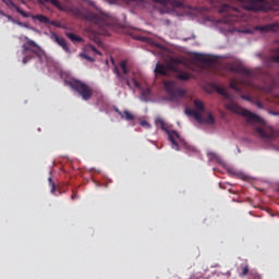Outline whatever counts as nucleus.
I'll list each match as a JSON object with an SVG mask.
<instances>
[{
  "instance_id": "nucleus-1",
  "label": "nucleus",
  "mask_w": 279,
  "mask_h": 279,
  "mask_svg": "<svg viewBox=\"0 0 279 279\" xmlns=\"http://www.w3.org/2000/svg\"><path fill=\"white\" fill-rule=\"evenodd\" d=\"M226 69L229 71V73H238L239 75H243L241 78H233L229 83V86L232 88V90H235L236 93H243V88H241L239 84L254 88V82L252 81L253 77H256V73H254V71L243 66L241 63H227Z\"/></svg>"
},
{
  "instance_id": "nucleus-2",
  "label": "nucleus",
  "mask_w": 279,
  "mask_h": 279,
  "mask_svg": "<svg viewBox=\"0 0 279 279\" xmlns=\"http://www.w3.org/2000/svg\"><path fill=\"white\" fill-rule=\"evenodd\" d=\"M70 12L77 16L78 19H83L84 21H89V23H94L98 25V27H110L114 23V15L109 13H93L90 11H83L77 7H71Z\"/></svg>"
},
{
  "instance_id": "nucleus-3",
  "label": "nucleus",
  "mask_w": 279,
  "mask_h": 279,
  "mask_svg": "<svg viewBox=\"0 0 279 279\" xmlns=\"http://www.w3.org/2000/svg\"><path fill=\"white\" fill-rule=\"evenodd\" d=\"M215 89L219 95H222V97H225V99H229V102H227L225 105L227 110H230V112H234V114H241L242 117H245L247 123H251V125H254V123H263V120L260 119V117H258L254 112L239 106V104L232 101L230 94L228 92H226V88H223L219 85H216Z\"/></svg>"
},
{
  "instance_id": "nucleus-4",
  "label": "nucleus",
  "mask_w": 279,
  "mask_h": 279,
  "mask_svg": "<svg viewBox=\"0 0 279 279\" xmlns=\"http://www.w3.org/2000/svg\"><path fill=\"white\" fill-rule=\"evenodd\" d=\"M156 125H160L161 130L167 131L169 141L171 142L173 149L180 151V144H178V142L175 141L177 138L178 141H180L181 145H183L184 149H186L187 151H195V149L191 145H187L186 142L180 138V134L178 132L167 130V124L165 123V120H162L161 118L156 119Z\"/></svg>"
},
{
  "instance_id": "nucleus-5",
  "label": "nucleus",
  "mask_w": 279,
  "mask_h": 279,
  "mask_svg": "<svg viewBox=\"0 0 279 279\" xmlns=\"http://www.w3.org/2000/svg\"><path fill=\"white\" fill-rule=\"evenodd\" d=\"M70 86L80 95V97H82L83 101H89V99H93V88L88 84L75 80L70 82Z\"/></svg>"
},
{
  "instance_id": "nucleus-6",
  "label": "nucleus",
  "mask_w": 279,
  "mask_h": 279,
  "mask_svg": "<svg viewBox=\"0 0 279 279\" xmlns=\"http://www.w3.org/2000/svg\"><path fill=\"white\" fill-rule=\"evenodd\" d=\"M194 104V109H186L185 113L189 117H194L195 121H197V123H204V113L206 112V107L204 106V102L199 99H195L193 101Z\"/></svg>"
},
{
  "instance_id": "nucleus-7",
  "label": "nucleus",
  "mask_w": 279,
  "mask_h": 279,
  "mask_svg": "<svg viewBox=\"0 0 279 279\" xmlns=\"http://www.w3.org/2000/svg\"><path fill=\"white\" fill-rule=\"evenodd\" d=\"M163 88L170 96L171 101H175V99H179V97H184V95H186L184 89L175 87V82L173 81H165Z\"/></svg>"
},
{
  "instance_id": "nucleus-8",
  "label": "nucleus",
  "mask_w": 279,
  "mask_h": 279,
  "mask_svg": "<svg viewBox=\"0 0 279 279\" xmlns=\"http://www.w3.org/2000/svg\"><path fill=\"white\" fill-rule=\"evenodd\" d=\"M255 132L259 138L263 141H274V138L278 137V132L274 130V128L265 129L263 126L256 128Z\"/></svg>"
},
{
  "instance_id": "nucleus-9",
  "label": "nucleus",
  "mask_w": 279,
  "mask_h": 279,
  "mask_svg": "<svg viewBox=\"0 0 279 279\" xmlns=\"http://www.w3.org/2000/svg\"><path fill=\"white\" fill-rule=\"evenodd\" d=\"M275 88H279L278 80L274 77V75L268 74L267 80L265 81L264 85L259 88L262 93H274Z\"/></svg>"
},
{
  "instance_id": "nucleus-10",
  "label": "nucleus",
  "mask_w": 279,
  "mask_h": 279,
  "mask_svg": "<svg viewBox=\"0 0 279 279\" xmlns=\"http://www.w3.org/2000/svg\"><path fill=\"white\" fill-rule=\"evenodd\" d=\"M267 3V0H251L248 5L246 7V10L250 12H258L260 10H265V4Z\"/></svg>"
},
{
  "instance_id": "nucleus-11",
  "label": "nucleus",
  "mask_w": 279,
  "mask_h": 279,
  "mask_svg": "<svg viewBox=\"0 0 279 279\" xmlns=\"http://www.w3.org/2000/svg\"><path fill=\"white\" fill-rule=\"evenodd\" d=\"M51 40L57 43V45H59V47H61L63 51H65L66 53H71V48H69V44H66V39L58 36V34L56 33H52Z\"/></svg>"
},
{
  "instance_id": "nucleus-12",
  "label": "nucleus",
  "mask_w": 279,
  "mask_h": 279,
  "mask_svg": "<svg viewBox=\"0 0 279 279\" xmlns=\"http://www.w3.org/2000/svg\"><path fill=\"white\" fill-rule=\"evenodd\" d=\"M22 48H23V53H27V51H31L32 53H38V51L40 50V46H38V44H36L32 39H27V43L24 44Z\"/></svg>"
},
{
  "instance_id": "nucleus-13",
  "label": "nucleus",
  "mask_w": 279,
  "mask_h": 279,
  "mask_svg": "<svg viewBox=\"0 0 279 279\" xmlns=\"http://www.w3.org/2000/svg\"><path fill=\"white\" fill-rule=\"evenodd\" d=\"M160 5H171L172 8H184V0H155Z\"/></svg>"
},
{
  "instance_id": "nucleus-14",
  "label": "nucleus",
  "mask_w": 279,
  "mask_h": 279,
  "mask_svg": "<svg viewBox=\"0 0 279 279\" xmlns=\"http://www.w3.org/2000/svg\"><path fill=\"white\" fill-rule=\"evenodd\" d=\"M256 29L259 32H264L266 34H269V32H279V22L272 23V24H266L263 26H256Z\"/></svg>"
},
{
  "instance_id": "nucleus-15",
  "label": "nucleus",
  "mask_w": 279,
  "mask_h": 279,
  "mask_svg": "<svg viewBox=\"0 0 279 279\" xmlns=\"http://www.w3.org/2000/svg\"><path fill=\"white\" fill-rule=\"evenodd\" d=\"M171 66L169 64L157 63L155 68L156 75H169V71H171Z\"/></svg>"
},
{
  "instance_id": "nucleus-16",
  "label": "nucleus",
  "mask_w": 279,
  "mask_h": 279,
  "mask_svg": "<svg viewBox=\"0 0 279 279\" xmlns=\"http://www.w3.org/2000/svg\"><path fill=\"white\" fill-rule=\"evenodd\" d=\"M2 2H4L9 8H14V10H16V12L19 14H21V16H24V19H29V13L23 11L21 8H19L16 5V3H14V1L12 0H2Z\"/></svg>"
},
{
  "instance_id": "nucleus-17",
  "label": "nucleus",
  "mask_w": 279,
  "mask_h": 279,
  "mask_svg": "<svg viewBox=\"0 0 279 279\" xmlns=\"http://www.w3.org/2000/svg\"><path fill=\"white\" fill-rule=\"evenodd\" d=\"M114 110L117 114H119V117H121V119H124L125 121H134V119H136V117H134L133 113L128 110L121 111L119 110V108H116Z\"/></svg>"
},
{
  "instance_id": "nucleus-18",
  "label": "nucleus",
  "mask_w": 279,
  "mask_h": 279,
  "mask_svg": "<svg viewBox=\"0 0 279 279\" xmlns=\"http://www.w3.org/2000/svg\"><path fill=\"white\" fill-rule=\"evenodd\" d=\"M196 60L197 62H202L203 64H209V65L215 64V61H213L210 57L203 56V54L196 56Z\"/></svg>"
},
{
  "instance_id": "nucleus-19",
  "label": "nucleus",
  "mask_w": 279,
  "mask_h": 279,
  "mask_svg": "<svg viewBox=\"0 0 279 279\" xmlns=\"http://www.w3.org/2000/svg\"><path fill=\"white\" fill-rule=\"evenodd\" d=\"M48 182H49V186H50V193L52 195H62V192L60 190H58L56 182H53V179L49 178Z\"/></svg>"
},
{
  "instance_id": "nucleus-20",
  "label": "nucleus",
  "mask_w": 279,
  "mask_h": 279,
  "mask_svg": "<svg viewBox=\"0 0 279 279\" xmlns=\"http://www.w3.org/2000/svg\"><path fill=\"white\" fill-rule=\"evenodd\" d=\"M114 73L120 82H125V84H126V86H129V88L132 87V85L130 84V80H128V77H125L123 74H121V72H119V68H117V66L114 68Z\"/></svg>"
},
{
  "instance_id": "nucleus-21",
  "label": "nucleus",
  "mask_w": 279,
  "mask_h": 279,
  "mask_svg": "<svg viewBox=\"0 0 279 279\" xmlns=\"http://www.w3.org/2000/svg\"><path fill=\"white\" fill-rule=\"evenodd\" d=\"M232 11L236 12V8L230 7V4H222L219 9L220 14H230Z\"/></svg>"
},
{
  "instance_id": "nucleus-22",
  "label": "nucleus",
  "mask_w": 279,
  "mask_h": 279,
  "mask_svg": "<svg viewBox=\"0 0 279 279\" xmlns=\"http://www.w3.org/2000/svg\"><path fill=\"white\" fill-rule=\"evenodd\" d=\"M33 19L35 21H39V23H44L45 25H49L51 23V20L43 14L33 15Z\"/></svg>"
},
{
  "instance_id": "nucleus-23",
  "label": "nucleus",
  "mask_w": 279,
  "mask_h": 279,
  "mask_svg": "<svg viewBox=\"0 0 279 279\" xmlns=\"http://www.w3.org/2000/svg\"><path fill=\"white\" fill-rule=\"evenodd\" d=\"M191 77H193V74H191L189 72H179L177 74V80H181L182 82H189V80H191Z\"/></svg>"
},
{
  "instance_id": "nucleus-24",
  "label": "nucleus",
  "mask_w": 279,
  "mask_h": 279,
  "mask_svg": "<svg viewBox=\"0 0 279 279\" xmlns=\"http://www.w3.org/2000/svg\"><path fill=\"white\" fill-rule=\"evenodd\" d=\"M203 123H206L207 125H215L216 120L215 116H213V112H208L206 118H203Z\"/></svg>"
},
{
  "instance_id": "nucleus-25",
  "label": "nucleus",
  "mask_w": 279,
  "mask_h": 279,
  "mask_svg": "<svg viewBox=\"0 0 279 279\" xmlns=\"http://www.w3.org/2000/svg\"><path fill=\"white\" fill-rule=\"evenodd\" d=\"M149 95H151V89L149 88L143 89L141 94L142 101H149Z\"/></svg>"
},
{
  "instance_id": "nucleus-26",
  "label": "nucleus",
  "mask_w": 279,
  "mask_h": 279,
  "mask_svg": "<svg viewBox=\"0 0 279 279\" xmlns=\"http://www.w3.org/2000/svg\"><path fill=\"white\" fill-rule=\"evenodd\" d=\"M66 37L72 40V43H82L84 39L73 33H66Z\"/></svg>"
},
{
  "instance_id": "nucleus-27",
  "label": "nucleus",
  "mask_w": 279,
  "mask_h": 279,
  "mask_svg": "<svg viewBox=\"0 0 279 279\" xmlns=\"http://www.w3.org/2000/svg\"><path fill=\"white\" fill-rule=\"evenodd\" d=\"M120 69H122V73H124V75L130 73V70H128V60L120 61Z\"/></svg>"
},
{
  "instance_id": "nucleus-28",
  "label": "nucleus",
  "mask_w": 279,
  "mask_h": 279,
  "mask_svg": "<svg viewBox=\"0 0 279 279\" xmlns=\"http://www.w3.org/2000/svg\"><path fill=\"white\" fill-rule=\"evenodd\" d=\"M45 3H51L52 5H54V8H58V10H60L61 8V4H60V1L58 0H44Z\"/></svg>"
},
{
  "instance_id": "nucleus-29",
  "label": "nucleus",
  "mask_w": 279,
  "mask_h": 279,
  "mask_svg": "<svg viewBox=\"0 0 279 279\" xmlns=\"http://www.w3.org/2000/svg\"><path fill=\"white\" fill-rule=\"evenodd\" d=\"M241 99H244V101H254V98L250 95H240Z\"/></svg>"
},
{
  "instance_id": "nucleus-30",
  "label": "nucleus",
  "mask_w": 279,
  "mask_h": 279,
  "mask_svg": "<svg viewBox=\"0 0 279 279\" xmlns=\"http://www.w3.org/2000/svg\"><path fill=\"white\" fill-rule=\"evenodd\" d=\"M247 274H250V267H248V266H245V267L242 269L241 276H247Z\"/></svg>"
},
{
  "instance_id": "nucleus-31",
  "label": "nucleus",
  "mask_w": 279,
  "mask_h": 279,
  "mask_svg": "<svg viewBox=\"0 0 279 279\" xmlns=\"http://www.w3.org/2000/svg\"><path fill=\"white\" fill-rule=\"evenodd\" d=\"M49 25H53L54 27H62L60 22H56V21H50Z\"/></svg>"
},
{
  "instance_id": "nucleus-32",
  "label": "nucleus",
  "mask_w": 279,
  "mask_h": 279,
  "mask_svg": "<svg viewBox=\"0 0 279 279\" xmlns=\"http://www.w3.org/2000/svg\"><path fill=\"white\" fill-rule=\"evenodd\" d=\"M90 49L94 51V53H97V56H101V51L97 50L95 46H90Z\"/></svg>"
},
{
  "instance_id": "nucleus-33",
  "label": "nucleus",
  "mask_w": 279,
  "mask_h": 279,
  "mask_svg": "<svg viewBox=\"0 0 279 279\" xmlns=\"http://www.w3.org/2000/svg\"><path fill=\"white\" fill-rule=\"evenodd\" d=\"M132 82H133L135 88H140L141 89V83H138V81H136V78H132Z\"/></svg>"
},
{
  "instance_id": "nucleus-34",
  "label": "nucleus",
  "mask_w": 279,
  "mask_h": 279,
  "mask_svg": "<svg viewBox=\"0 0 279 279\" xmlns=\"http://www.w3.org/2000/svg\"><path fill=\"white\" fill-rule=\"evenodd\" d=\"M82 57L85 58V60H88V62H95V60L90 58L88 54H82Z\"/></svg>"
},
{
  "instance_id": "nucleus-35",
  "label": "nucleus",
  "mask_w": 279,
  "mask_h": 279,
  "mask_svg": "<svg viewBox=\"0 0 279 279\" xmlns=\"http://www.w3.org/2000/svg\"><path fill=\"white\" fill-rule=\"evenodd\" d=\"M169 62H182V59H180V58H170Z\"/></svg>"
},
{
  "instance_id": "nucleus-36",
  "label": "nucleus",
  "mask_w": 279,
  "mask_h": 279,
  "mask_svg": "<svg viewBox=\"0 0 279 279\" xmlns=\"http://www.w3.org/2000/svg\"><path fill=\"white\" fill-rule=\"evenodd\" d=\"M14 23H16V25H19L20 27H27V24L23 22L15 21Z\"/></svg>"
},
{
  "instance_id": "nucleus-37",
  "label": "nucleus",
  "mask_w": 279,
  "mask_h": 279,
  "mask_svg": "<svg viewBox=\"0 0 279 279\" xmlns=\"http://www.w3.org/2000/svg\"><path fill=\"white\" fill-rule=\"evenodd\" d=\"M141 125H142L143 128H149V122H147V121H142V122H141Z\"/></svg>"
},
{
  "instance_id": "nucleus-38",
  "label": "nucleus",
  "mask_w": 279,
  "mask_h": 279,
  "mask_svg": "<svg viewBox=\"0 0 279 279\" xmlns=\"http://www.w3.org/2000/svg\"><path fill=\"white\" fill-rule=\"evenodd\" d=\"M7 19H9V21H12V23H16V21L14 19H12V15H4Z\"/></svg>"
},
{
  "instance_id": "nucleus-39",
  "label": "nucleus",
  "mask_w": 279,
  "mask_h": 279,
  "mask_svg": "<svg viewBox=\"0 0 279 279\" xmlns=\"http://www.w3.org/2000/svg\"><path fill=\"white\" fill-rule=\"evenodd\" d=\"M86 1V3H88V5H95V2H93V0H84Z\"/></svg>"
},
{
  "instance_id": "nucleus-40",
  "label": "nucleus",
  "mask_w": 279,
  "mask_h": 279,
  "mask_svg": "<svg viewBox=\"0 0 279 279\" xmlns=\"http://www.w3.org/2000/svg\"><path fill=\"white\" fill-rule=\"evenodd\" d=\"M22 62H23V64H27V62H28L27 58H24Z\"/></svg>"
},
{
  "instance_id": "nucleus-41",
  "label": "nucleus",
  "mask_w": 279,
  "mask_h": 279,
  "mask_svg": "<svg viewBox=\"0 0 279 279\" xmlns=\"http://www.w3.org/2000/svg\"><path fill=\"white\" fill-rule=\"evenodd\" d=\"M0 14H1L2 16H7V14L3 13V11H0Z\"/></svg>"
},
{
  "instance_id": "nucleus-42",
  "label": "nucleus",
  "mask_w": 279,
  "mask_h": 279,
  "mask_svg": "<svg viewBox=\"0 0 279 279\" xmlns=\"http://www.w3.org/2000/svg\"><path fill=\"white\" fill-rule=\"evenodd\" d=\"M258 108H263V105L260 102H257Z\"/></svg>"
},
{
  "instance_id": "nucleus-43",
  "label": "nucleus",
  "mask_w": 279,
  "mask_h": 279,
  "mask_svg": "<svg viewBox=\"0 0 279 279\" xmlns=\"http://www.w3.org/2000/svg\"><path fill=\"white\" fill-rule=\"evenodd\" d=\"M71 198H72V199H75V194H73V195L71 196Z\"/></svg>"
}]
</instances>
